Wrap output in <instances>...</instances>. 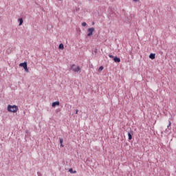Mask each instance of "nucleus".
I'll return each mask as SVG.
<instances>
[{
  "instance_id": "1",
  "label": "nucleus",
  "mask_w": 176,
  "mask_h": 176,
  "mask_svg": "<svg viewBox=\"0 0 176 176\" xmlns=\"http://www.w3.org/2000/svg\"><path fill=\"white\" fill-rule=\"evenodd\" d=\"M8 112H12V113H16L19 111V107L16 105H10L9 104L7 108Z\"/></svg>"
},
{
  "instance_id": "2",
  "label": "nucleus",
  "mask_w": 176,
  "mask_h": 176,
  "mask_svg": "<svg viewBox=\"0 0 176 176\" xmlns=\"http://www.w3.org/2000/svg\"><path fill=\"white\" fill-rule=\"evenodd\" d=\"M72 71H74V72H79L80 71V67L79 66H77L76 65H72L71 66Z\"/></svg>"
},
{
  "instance_id": "3",
  "label": "nucleus",
  "mask_w": 176,
  "mask_h": 176,
  "mask_svg": "<svg viewBox=\"0 0 176 176\" xmlns=\"http://www.w3.org/2000/svg\"><path fill=\"white\" fill-rule=\"evenodd\" d=\"M94 28H91L87 30V36H91L93 35V32H94Z\"/></svg>"
},
{
  "instance_id": "4",
  "label": "nucleus",
  "mask_w": 176,
  "mask_h": 176,
  "mask_svg": "<svg viewBox=\"0 0 176 176\" xmlns=\"http://www.w3.org/2000/svg\"><path fill=\"white\" fill-rule=\"evenodd\" d=\"M60 105V102L59 101H56V102H54L52 104V107H53V108L57 107Z\"/></svg>"
},
{
  "instance_id": "5",
  "label": "nucleus",
  "mask_w": 176,
  "mask_h": 176,
  "mask_svg": "<svg viewBox=\"0 0 176 176\" xmlns=\"http://www.w3.org/2000/svg\"><path fill=\"white\" fill-rule=\"evenodd\" d=\"M19 67H23V68H26L27 66V62H24V63H20L19 64Z\"/></svg>"
},
{
  "instance_id": "6",
  "label": "nucleus",
  "mask_w": 176,
  "mask_h": 176,
  "mask_svg": "<svg viewBox=\"0 0 176 176\" xmlns=\"http://www.w3.org/2000/svg\"><path fill=\"white\" fill-rule=\"evenodd\" d=\"M156 54H151L149 55V58H151V60H155Z\"/></svg>"
},
{
  "instance_id": "7",
  "label": "nucleus",
  "mask_w": 176,
  "mask_h": 176,
  "mask_svg": "<svg viewBox=\"0 0 176 176\" xmlns=\"http://www.w3.org/2000/svg\"><path fill=\"white\" fill-rule=\"evenodd\" d=\"M113 60L115 61V63H120V58H118V57H115L113 58Z\"/></svg>"
},
{
  "instance_id": "8",
  "label": "nucleus",
  "mask_w": 176,
  "mask_h": 176,
  "mask_svg": "<svg viewBox=\"0 0 176 176\" xmlns=\"http://www.w3.org/2000/svg\"><path fill=\"white\" fill-rule=\"evenodd\" d=\"M58 49H61V50H63V49H64V44L60 43L59 45Z\"/></svg>"
},
{
  "instance_id": "9",
  "label": "nucleus",
  "mask_w": 176,
  "mask_h": 176,
  "mask_svg": "<svg viewBox=\"0 0 176 176\" xmlns=\"http://www.w3.org/2000/svg\"><path fill=\"white\" fill-rule=\"evenodd\" d=\"M128 137H129V140H133V135H131V133H128Z\"/></svg>"
},
{
  "instance_id": "10",
  "label": "nucleus",
  "mask_w": 176,
  "mask_h": 176,
  "mask_svg": "<svg viewBox=\"0 0 176 176\" xmlns=\"http://www.w3.org/2000/svg\"><path fill=\"white\" fill-rule=\"evenodd\" d=\"M102 69H104V67L100 66L98 69V72H101V71H102Z\"/></svg>"
},
{
  "instance_id": "11",
  "label": "nucleus",
  "mask_w": 176,
  "mask_h": 176,
  "mask_svg": "<svg viewBox=\"0 0 176 176\" xmlns=\"http://www.w3.org/2000/svg\"><path fill=\"white\" fill-rule=\"evenodd\" d=\"M19 25H21V24H23V19H19Z\"/></svg>"
},
{
  "instance_id": "12",
  "label": "nucleus",
  "mask_w": 176,
  "mask_h": 176,
  "mask_svg": "<svg viewBox=\"0 0 176 176\" xmlns=\"http://www.w3.org/2000/svg\"><path fill=\"white\" fill-rule=\"evenodd\" d=\"M82 27H86V25H87V23H86V22H83L82 23Z\"/></svg>"
},
{
  "instance_id": "13",
  "label": "nucleus",
  "mask_w": 176,
  "mask_h": 176,
  "mask_svg": "<svg viewBox=\"0 0 176 176\" xmlns=\"http://www.w3.org/2000/svg\"><path fill=\"white\" fill-rule=\"evenodd\" d=\"M25 72H29L28 67L26 66V67L24 68Z\"/></svg>"
},
{
  "instance_id": "14",
  "label": "nucleus",
  "mask_w": 176,
  "mask_h": 176,
  "mask_svg": "<svg viewBox=\"0 0 176 176\" xmlns=\"http://www.w3.org/2000/svg\"><path fill=\"white\" fill-rule=\"evenodd\" d=\"M171 126V121H169V124L168 125V127H170Z\"/></svg>"
},
{
  "instance_id": "15",
  "label": "nucleus",
  "mask_w": 176,
  "mask_h": 176,
  "mask_svg": "<svg viewBox=\"0 0 176 176\" xmlns=\"http://www.w3.org/2000/svg\"><path fill=\"white\" fill-rule=\"evenodd\" d=\"M69 173H74V171H73V169H72V168H70V169L69 170Z\"/></svg>"
},
{
  "instance_id": "16",
  "label": "nucleus",
  "mask_w": 176,
  "mask_h": 176,
  "mask_svg": "<svg viewBox=\"0 0 176 176\" xmlns=\"http://www.w3.org/2000/svg\"><path fill=\"white\" fill-rule=\"evenodd\" d=\"M109 57L110 58H113V55H109Z\"/></svg>"
},
{
  "instance_id": "17",
  "label": "nucleus",
  "mask_w": 176,
  "mask_h": 176,
  "mask_svg": "<svg viewBox=\"0 0 176 176\" xmlns=\"http://www.w3.org/2000/svg\"><path fill=\"white\" fill-rule=\"evenodd\" d=\"M63 139H60V144H63Z\"/></svg>"
},
{
  "instance_id": "18",
  "label": "nucleus",
  "mask_w": 176,
  "mask_h": 176,
  "mask_svg": "<svg viewBox=\"0 0 176 176\" xmlns=\"http://www.w3.org/2000/svg\"><path fill=\"white\" fill-rule=\"evenodd\" d=\"M134 2H138L139 0H133Z\"/></svg>"
},
{
  "instance_id": "19",
  "label": "nucleus",
  "mask_w": 176,
  "mask_h": 176,
  "mask_svg": "<svg viewBox=\"0 0 176 176\" xmlns=\"http://www.w3.org/2000/svg\"><path fill=\"white\" fill-rule=\"evenodd\" d=\"M76 114L78 115V110L76 111Z\"/></svg>"
},
{
  "instance_id": "20",
  "label": "nucleus",
  "mask_w": 176,
  "mask_h": 176,
  "mask_svg": "<svg viewBox=\"0 0 176 176\" xmlns=\"http://www.w3.org/2000/svg\"><path fill=\"white\" fill-rule=\"evenodd\" d=\"M60 146H62V148L64 146L63 145V143L60 144Z\"/></svg>"
},
{
  "instance_id": "21",
  "label": "nucleus",
  "mask_w": 176,
  "mask_h": 176,
  "mask_svg": "<svg viewBox=\"0 0 176 176\" xmlns=\"http://www.w3.org/2000/svg\"><path fill=\"white\" fill-rule=\"evenodd\" d=\"M92 24L94 25V23H93Z\"/></svg>"
}]
</instances>
